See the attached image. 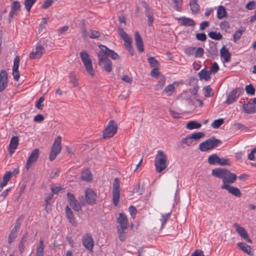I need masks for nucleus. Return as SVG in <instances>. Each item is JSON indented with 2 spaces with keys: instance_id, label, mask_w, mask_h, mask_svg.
I'll use <instances>...</instances> for the list:
<instances>
[{
  "instance_id": "obj_1",
  "label": "nucleus",
  "mask_w": 256,
  "mask_h": 256,
  "mask_svg": "<svg viewBox=\"0 0 256 256\" xmlns=\"http://www.w3.org/2000/svg\"><path fill=\"white\" fill-rule=\"evenodd\" d=\"M212 174L218 178H222L223 184H233L236 179V176L226 168H216L212 170Z\"/></svg>"
},
{
  "instance_id": "obj_2",
  "label": "nucleus",
  "mask_w": 256,
  "mask_h": 256,
  "mask_svg": "<svg viewBox=\"0 0 256 256\" xmlns=\"http://www.w3.org/2000/svg\"><path fill=\"white\" fill-rule=\"evenodd\" d=\"M167 156L163 151L158 150L154 160L156 170L158 172H161L168 166Z\"/></svg>"
},
{
  "instance_id": "obj_3",
  "label": "nucleus",
  "mask_w": 256,
  "mask_h": 256,
  "mask_svg": "<svg viewBox=\"0 0 256 256\" xmlns=\"http://www.w3.org/2000/svg\"><path fill=\"white\" fill-rule=\"evenodd\" d=\"M221 144L222 141L220 140L212 137L200 144L199 149L202 152H206L216 148Z\"/></svg>"
},
{
  "instance_id": "obj_4",
  "label": "nucleus",
  "mask_w": 256,
  "mask_h": 256,
  "mask_svg": "<svg viewBox=\"0 0 256 256\" xmlns=\"http://www.w3.org/2000/svg\"><path fill=\"white\" fill-rule=\"evenodd\" d=\"M118 32L121 38L124 42V46L128 49L131 56H133L134 51L132 46V38L125 32L124 29L119 27L118 30Z\"/></svg>"
},
{
  "instance_id": "obj_5",
  "label": "nucleus",
  "mask_w": 256,
  "mask_h": 256,
  "mask_svg": "<svg viewBox=\"0 0 256 256\" xmlns=\"http://www.w3.org/2000/svg\"><path fill=\"white\" fill-rule=\"evenodd\" d=\"M80 55L86 68V72L89 74L93 76L94 74V72L93 69L92 60L89 54L86 51L83 50L80 52Z\"/></svg>"
},
{
  "instance_id": "obj_6",
  "label": "nucleus",
  "mask_w": 256,
  "mask_h": 256,
  "mask_svg": "<svg viewBox=\"0 0 256 256\" xmlns=\"http://www.w3.org/2000/svg\"><path fill=\"white\" fill-rule=\"evenodd\" d=\"M61 142L62 140L60 136H58L54 140L49 156V159L50 161L54 160L56 156L60 152L62 149Z\"/></svg>"
},
{
  "instance_id": "obj_7",
  "label": "nucleus",
  "mask_w": 256,
  "mask_h": 256,
  "mask_svg": "<svg viewBox=\"0 0 256 256\" xmlns=\"http://www.w3.org/2000/svg\"><path fill=\"white\" fill-rule=\"evenodd\" d=\"M98 64L102 68L108 72L112 70V61L106 56L102 55L101 53H98Z\"/></svg>"
},
{
  "instance_id": "obj_8",
  "label": "nucleus",
  "mask_w": 256,
  "mask_h": 256,
  "mask_svg": "<svg viewBox=\"0 0 256 256\" xmlns=\"http://www.w3.org/2000/svg\"><path fill=\"white\" fill-rule=\"evenodd\" d=\"M117 130V124L113 120H110L103 131V138H111L116 134Z\"/></svg>"
},
{
  "instance_id": "obj_9",
  "label": "nucleus",
  "mask_w": 256,
  "mask_h": 256,
  "mask_svg": "<svg viewBox=\"0 0 256 256\" xmlns=\"http://www.w3.org/2000/svg\"><path fill=\"white\" fill-rule=\"evenodd\" d=\"M120 196V181L117 178L114 179L112 184V200L114 204L117 206Z\"/></svg>"
},
{
  "instance_id": "obj_10",
  "label": "nucleus",
  "mask_w": 256,
  "mask_h": 256,
  "mask_svg": "<svg viewBox=\"0 0 256 256\" xmlns=\"http://www.w3.org/2000/svg\"><path fill=\"white\" fill-rule=\"evenodd\" d=\"M98 47L100 50L98 53H101L102 55L106 56L108 58L109 56L114 60H120V56L119 55L113 50H110L102 44L99 45Z\"/></svg>"
},
{
  "instance_id": "obj_11",
  "label": "nucleus",
  "mask_w": 256,
  "mask_h": 256,
  "mask_svg": "<svg viewBox=\"0 0 256 256\" xmlns=\"http://www.w3.org/2000/svg\"><path fill=\"white\" fill-rule=\"evenodd\" d=\"M45 48L43 46L38 44L30 54V59L40 58L45 52Z\"/></svg>"
},
{
  "instance_id": "obj_12",
  "label": "nucleus",
  "mask_w": 256,
  "mask_h": 256,
  "mask_svg": "<svg viewBox=\"0 0 256 256\" xmlns=\"http://www.w3.org/2000/svg\"><path fill=\"white\" fill-rule=\"evenodd\" d=\"M40 151L38 148H35L28 157L26 166V170H29L31 166L36 161L39 156Z\"/></svg>"
},
{
  "instance_id": "obj_13",
  "label": "nucleus",
  "mask_w": 256,
  "mask_h": 256,
  "mask_svg": "<svg viewBox=\"0 0 256 256\" xmlns=\"http://www.w3.org/2000/svg\"><path fill=\"white\" fill-rule=\"evenodd\" d=\"M40 151L38 148H35L28 157L26 166V170H29L31 166L36 161L39 156Z\"/></svg>"
},
{
  "instance_id": "obj_14",
  "label": "nucleus",
  "mask_w": 256,
  "mask_h": 256,
  "mask_svg": "<svg viewBox=\"0 0 256 256\" xmlns=\"http://www.w3.org/2000/svg\"><path fill=\"white\" fill-rule=\"evenodd\" d=\"M234 226L238 234L242 238H243L245 240H246L247 242L252 244V240L250 238L249 236L248 235V234L245 228L240 226L237 223H234Z\"/></svg>"
},
{
  "instance_id": "obj_15",
  "label": "nucleus",
  "mask_w": 256,
  "mask_h": 256,
  "mask_svg": "<svg viewBox=\"0 0 256 256\" xmlns=\"http://www.w3.org/2000/svg\"><path fill=\"white\" fill-rule=\"evenodd\" d=\"M220 188L222 190H227L230 194L236 197L240 198L242 196V193L238 188L230 186L228 184H222Z\"/></svg>"
},
{
  "instance_id": "obj_16",
  "label": "nucleus",
  "mask_w": 256,
  "mask_h": 256,
  "mask_svg": "<svg viewBox=\"0 0 256 256\" xmlns=\"http://www.w3.org/2000/svg\"><path fill=\"white\" fill-rule=\"evenodd\" d=\"M84 246L88 250H92L94 246V242L92 236L88 234L84 235L82 238Z\"/></svg>"
},
{
  "instance_id": "obj_17",
  "label": "nucleus",
  "mask_w": 256,
  "mask_h": 256,
  "mask_svg": "<svg viewBox=\"0 0 256 256\" xmlns=\"http://www.w3.org/2000/svg\"><path fill=\"white\" fill-rule=\"evenodd\" d=\"M119 226L118 228L128 229V220L126 216L123 213H120L117 219Z\"/></svg>"
},
{
  "instance_id": "obj_18",
  "label": "nucleus",
  "mask_w": 256,
  "mask_h": 256,
  "mask_svg": "<svg viewBox=\"0 0 256 256\" xmlns=\"http://www.w3.org/2000/svg\"><path fill=\"white\" fill-rule=\"evenodd\" d=\"M96 194L90 188L86 190V200L89 204H94L96 202Z\"/></svg>"
},
{
  "instance_id": "obj_19",
  "label": "nucleus",
  "mask_w": 256,
  "mask_h": 256,
  "mask_svg": "<svg viewBox=\"0 0 256 256\" xmlns=\"http://www.w3.org/2000/svg\"><path fill=\"white\" fill-rule=\"evenodd\" d=\"M206 54L209 57L213 58L218 54V49L216 44L214 42H210L208 48H206Z\"/></svg>"
},
{
  "instance_id": "obj_20",
  "label": "nucleus",
  "mask_w": 256,
  "mask_h": 256,
  "mask_svg": "<svg viewBox=\"0 0 256 256\" xmlns=\"http://www.w3.org/2000/svg\"><path fill=\"white\" fill-rule=\"evenodd\" d=\"M8 84V74L5 70H2L0 72V92H2Z\"/></svg>"
},
{
  "instance_id": "obj_21",
  "label": "nucleus",
  "mask_w": 256,
  "mask_h": 256,
  "mask_svg": "<svg viewBox=\"0 0 256 256\" xmlns=\"http://www.w3.org/2000/svg\"><path fill=\"white\" fill-rule=\"evenodd\" d=\"M20 10V4L18 1H14L11 6L10 12L9 14L10 21L16 16L18 12Z\"/></svg>"
},
{
  "instance_id": "obj_22",
  "label": "nucleus",
  "mask_w": 256,
  "mask_h": 256,
  "mask_svg": "<svg viewBox=\"0 0 256 256\" xmlns=\"http://www.w3.org/2000/svg\"><path fill=\"white\" fill-rule=\"evenodd\" d=\"M18 145V138L17 136L12 138L9 145L8 152L10 155L13 154Z\"/></svg>"
},
{
  "instance_id": "obj_23",
  "label": "nucleus",
  "mask_w": 256,
  "mask_h": 256,
  "mask_svg": "<svg viewBox=\"0 0 256 256\" xmlns=\"http://www.w3.org/2000/svg\"><path fill=\"white\" fill-rule=\"evenodd\" d=\"M134 40L138 50L140 52H143L144 51V44L141 36L138 32H136L134 34Z\"/></svg>"
},
{
  "instance_id": "obj_24",
  "label": "nucleus",
  "mask_w": 256,
  "mask_h": 256,
  "mask_svg": "<svg viewBox=\"0 0 256 256\" xmlns=\"http://www.w3.org/2000/svg\"><path fill=\"white\" fill-rule=\"evenodd\" d=\"M242 108L244 112L246 114H252L256 112V106L253 102H248L246 104H244Z\"/></svg>"
},
{
  "instance_id": "obj_25",
  "label": "nucleus",
  "mask_w": 256,
  "mask_h": 256,
  "mask_svg": "<svg viewBox=\"0 0 256 256\" xmlns=\"http://www.w3.org/2000/svg\"><path fill=\"white\" fill-rule=\"evenodd\" d=\"M220 55L221 58H223L225 62H230L231 54L228 50L226 48L225 46H223L222 48L220 50Z\"/></svg>"
},
{
  "instance_id": "obj_26",
  "label": "nucleus",
  "mask_w": 256,
  "mask_h": 256,
  "mask_svg": "<svg viewBox=\"0 0 256 256\" xmlns=\"http://www.w3.org/2000/svg\"><path fill=\"white\" fill-rule=\"evenodd\" d=\"M238 97L236 90H234L228 94L225 102L228 104H231L236 101Z\"/></svg>"
},
{
  "instance_id": "obj_27",
  "label": "nucleus",
  "mask_w": 256,
  "mask_h": 256,
  "mask_svg": "<svg viewBox=\"0 0 256 256\" xmlns=\"http://www.w3.org/2000/svg\"><path fill=\"white\" fill-rule=\"evenodd\" d=\"M66 215L68 220V222L76 226V222L75 220L74 216L73 214L72 210L68 206H67L66 208Z\"/></svg>"
},
{
  "instance_id": "obj_28",
  "label": "nucleus",
  "mask_w": 256,
  "mask_h": 256,
  "mask_svg": "<svg viewBox=\"0 0 256 256\" xmlns=\"http://www.w3.org/2000/svg\"><path fill=\"white\" fill-rule=\"evenodd\" d=\"M80 178L84 181L91 182L92 180V174L88 169L84 170L82 172Z\"/></svg>"
},
{
  "instance_id": "obj_29",
  "label": "nucleus",
  "mask_w": 256,
  "mask_h": 256,
  "mask_svg": "<svg viewBox=\"0 0 256 256\" xmlns=\"http://www.w3.org/2000/svg\"><path fill=\"white\" fill-rule=\"evenodd\" d=\"M178 20L181 24L184 26H194L195 25V22L193 20L185 16L180 18Z\"/></svg>"
},
{
  "instance_id": "obj_30",
  "label": "nucleus",
  "mask_w": 256,
  "mask_h": 256,
  "mask_svg": "<svg viewBox=\"0 0 256 256\" xmlns=\"http://www.w3.org/2000/svg\"><path fill=\"white\" fill-rule=\"evenodd\" d=\"M237 245L240 250H242L244 252L248 255H249V256L253 255V254L252 253V252L251 251V247L250 246H248V245L242 242H238L237 244Z\"/></svg>"
},
{
  "instance_id": "obj_31",
  "label": "nucleus",
  "mask_w": 256,
  "mask_h": 256,
  "mask_svg": "<svg viewBox=\"0 0 256 256\" xmlns=\"http://www.w3.org/2000/svg\"><path fill=\"white\" fill-rule=\"evenodd\" d=\"M198 0H190V6L192 14H196L198 13L200 10V6L198 4Z\"/></svg>"
},
{
  "instance_id": "obj_32",
  "label": "nucleus",
  "mask_w": 256,
  "mask_h": 256,
  "mask_svg": "<svg viewBox=\"0 0 256 256\" xmlns=\"http://www.w3.org/2000/svg\"><path fill=\"white\" fill-rule=\"evenodd\" d=\"M212 74L209 70H206L204 69L202 70L198 73V76L201 80H208L210 78V74Z\"/></svg>"
},
{
  "instance_id": "obj_33",
  "label": "nucleus",
  "mask_w": 256,
  "mask_h": 256,
  "mask_svg": "<svg viewBox=\"0 0 256 256\" xmlns=\"http://www.w3.org/2000/svg\"><path fill=\"white\" fill-rule=\"evenodd\" d=\"M202 126L200 123L197 122L196 121L192 120L188 122L186 124V128L188 130L198 129Z\"/></svg>"
},
{
  "instance_id": "obj_34",
  "label": "nucleus",
  "mask_w": 256,
  "mask_h": 256,
  "mask_svg": "<svg viewBox=\"0 0 256 256\" xmlns=\"http://www.w3.org/2000/svg\"><path fill=\"white\" fill-rule=\"evenodd\" d=\"M226 11L225 8L220 6H218L217 10V17L218 19H222L226 16Z\"/></svg>"
},
{
  "instance_id": "obj_35",
  "label": "nucleus",
  "mask_w": 256,
  "mask_h": 256,
  "mask_svg": "<svg viewBox=\"0 0 256 256\" xmlns=\"http://www.w3.org/2000/svg\"><path fill=\"white\" fill-rule=\"evenodd\" d=\"M44 248V242L42 240H40V242L39 246L36 248V256H43Z\"/></svg>"
},
{
  "instance_id": "obj_36",
  "label": "nucleus",
  "mask_w": 256,
  "mask_h": 256,
  "mask_svg": "<svg viewBox=\"0 0 256 256\" xmlns=\"http://www.w3.org/2000/svg\"><path fill=\"white\" fill-rule=\"evenodd\" d=\"M208 36L212 39L214 40H220L222 38V34L219 32H210L208 33Z\"/></svg>"
},
{
  "instance_id": "obj_37",
  "label": "nucleus",
  "mask_w": 256,
  "mask_h": 256,
  "mask_svg": "<svg viewBox=\"0 0 256 256\" xmlns=\"http://www.w3.org/2000/svg\"><path fill=\"white\" fill-rule=\"evenodd\" d=\"M219 160L220 158L216 154H213L208 158V162L210 164H218Z\"/></svg>"
},
{
  "instance_id": "obj_38",
  "label": "nucleus",
  "mask_w": 256,
  "mask_h": 256,
  "mask_svg": "<svg viewBox=\"0 0 256 256\" xmlns=\"http://www.w3.org/2000/svg\"><path fill=\"white\" fill-rule=\"evenodd\" d=\"M204 136L205 134L203 132H194L190 134L192 139L194 140H198L201 138L204 137Z\"/></svg>"
},
{
  "instance_id": "obj_39",
  "label": "nucleus",
  "mask_w": 256,
  "mask_h": 256,
  "mask_svg": "<svg viewBox=\"0 0 256 256\" xmlns=\"http://www.w3.org/2000/svg\"><path fill=\"white\" fill-rule=\"evenodd\" d=\"M244 31V28H240L238 30L235 32L233 35L234 40V42H237L241 37L243 32Z\"/></svg>"
},
{
  "instance_id": "obj_40",
  "label": "nucleus",
  "mask_w": 256,
  "mask_h": 256,
  "mask_svg": "<svg viewBox=\"0 0 256 256\" xmlns=\"http://www.w3.org/2000/svg\"><path fill=\"white\" fill-rule=\"evenodd\" d=\"M158 82V84L156 86V88L157 90L162 88L165 84L166 78L163 76H160Z\"/></svg>"
},
{
  "instance_id": "obj_41",
  "label": "nucleus",
  "mask_w": 256,
  "mask_h": 256,
  "mask_svg": "<svg viewBox=\"0 0 256 256\" xmlns=\"http://www.w3.org/2000/svg\"><path fill=\"white\" fill-rule=\"evenodd\" d=\"M192 143V139L190 135L186 136L185 138H183L180 142L182 146L186 145V146H190Z\"/></svg>"
},
{
  "instance_id": "obj_42",
  "label": "nucleus",
  "mask_w": 256,
  "mask_h": 256,
  "mask_svg": "<svg viewBox=\"0 0 256 256\" xmlns=\"http://www.w3.org/2000/svg\"><path fill=\"white\" fill-rule=\"evenodd\" d=\"M174 84H170L166 87L163 92L166 93L168 96H170L174 92Z\"/></svg>"
},
{
  "instance_id": "obj_43",
  "label": "nucleus",
  "mask_w": 256,
  "mask_h": 256,
  "mask_svg": "<svg viewBox=\"0 0 256 256\" xmlns=\"http://www.w3.org/2000/svg\"><path fill=\"white\" fill-rule=\"evenodd\" d=\"M126 229L118 228V236L121 242H124L126 239V232L125 231Z\"/></svg>"
},
{
  "instance_id": "obj_44",
  "label": "nucleus",
  "mask_w": 256,
  "mask_h": 256,
  "mask_svg": "<svg viewBox=\"0 0 256 256\" xmlns=\"http://www.w3.org/2000/svg\"><path fill=\"white\" fill-rule=\"evenodd\" d=\"M224 122L223 118L216 120L212 124V126L214 128H219Z\"/></svg>"
},
{
  "instance_id": "obj_45",
  "label": "nucleus",
  "mask_w": 256,
  "mask_h": 256,
  "mask_svg": "<svg viewBox=\"0 0 256 256\" xmlns=\"http://www.w3.org/2000/svg\"><path fill=\"white\" fill-rule=\"evenodd\" d=\"M245 90L246 94L248 95L254 96L255 94V88L251 84L246 85Z\"/></svg>"
},
{
  "instance_id": "obj_46",
  "label": "nucleus",
  "mask_w": 256,
  "mask_h": 256,
  "mask_svg": "<svg viewBox=\"0 0 256 256\" xmlns=\"http://www.w3.org/2000/svg\"><path fill=\"white\" fill-rule=\"evenodd\" d=\"M88 36L91 38H96L100 37L101 36V34L98 31L90 30Z\"/></svg>"
},
{
  "instance_id": "obj_47",
  "label": "nucleus",
  "mask_w": 256,
  "mask_h": 256,
  "mask_svg": "<svg viewBox=\"0 0 256 256\" xmlns=\"http://www.w3.org/2000/svg\"><path fill=\"white\" fill-rule=\"evenodd\" d=\"M148 61L151 67L156 68H158L159 66V63L158 61L156 60L154 57H149L148 58Z\"/></svg>"
},
{
  "instance_id": "obj_48",
  "label": "nucleus",
  "mask_w": 256,
  "mask_h": 256,
  "mask_svg": "<svg viewBox=\"0 0 256 256\" xmlns=\"http://www.w3.org/2000/svg\"><path fill=\"white\" fill-rule=\"evenodd\" d=\"M36 0H25L24 2L25 8L27 12H29L32 5L34 4Z\"/></svg>"
},
{
  "instance_id": "obj_49",
  "label": "nucleus",
  "mask_w": 256,
  "mask_h": 256,
  "mask_svg": "<svg viewBox=\"0 0 256 256\" xmlns=\"http://www.w3.org/2000/svg\"><path fill=\"white\" fill-rule=\"evenodd\" d=\"M204 96L208 98L213 96L212 90L210 86H208L204 88Z\"/></svg>"
},
{
  "instance_id": "obj_50",
  "label": "nucleus",
  "mask_w": 256,
  "mask_h": 256,
  "mask_svg": "<svg viewBox=\"0 0 256 256\" xmlns=\"http://www.w3.org/2000/svg\"><path fill=\"white\" fill-rule=\"evenodd\" d=\"M70 82L73 84L74 86H78V80L76 76V75L73 72L70 74Z\"/></svg>"
},
{
  "instance_id": "obj_51",
  "label": "nucleus",
  "mask_w": 256,
  "mask_h": 256,
  "mask_svg": "<svg viewBox=\"0 0 256 256\" xmlns=\"http://www.w3.org/2000/svg\"><path fill=\"white\" fill-rule=\"evenodd\" d=\"M69 204L75 211L79 212L81 210V206L77 200L70 204Z\"/></svg>"
},
{
  "instance_id": "obj_52",
  "label": "nucleus",
  "mask_w": 256,
  "mask_h": 256,
  "mask_svg": "<svg viewBox=\"0 0 256 256\" xmlns=\"http://www.w3.org/2000/svg\"><path fill=\"white\" fill-rule=\"evenodd\" d=\"M20 59L19 56H16L14 62V66L12 68V72H16L18 70L19 63Z\"/></svg>"
},
{
  "instance_id": "obj_53",
  "label": "nucleus",
  "mask_w": 256,
  "mask_h": 256,
  "mask_svg": "<svg viewBox=\"0 0 256 256\" xmlns=\"http://www.w3.org/2000/svg\"><path fill=\"white\" fill-rule=\"evenodd\" d=\"M204 53V50L203 48H196L195 52H194V56L196 58H200L202 57Z\"/></svg>"
},
{
  "instance_id": "obj_54",
  "label": "nucleus",
  "mask_w": 256,
  "mask_h": 256,
  "mask_svg": "<svg viewBox=\"0 0 256 256\" xmlns=\"http://www.w3.org/2000/svg\"><path fill=\"white\" fill-rule=\"evenodd\" d=\"M196 37L197 40L202 42H204L206 40V36L204 33L196 34Z\"/></svg>"
},
{
  "instance_id": "obj_55",
  "label": "nucleus",
  "mask_w": 256,
  "mask_h": 256,
  "mask_svg": "<svg viewBox=\"0 0 256 256\" xmlns=\"http://www.w3.org/2000/svg\"><path fill=\"white\" fill-rule=\"evenodd\" d=\"M218 164L220 166L230 165L229 160L224 158H220V160L218 161Z\"/></svg>"
},
{
  "instance_id": "obj_56",
  "label": "nucleus",
  "mask_w": 256,
  "mask_h": 256,
  "mask_svg": "<svg viewBox=\"0 0 256 256\" xmlns=\"http://www.w3.org/2000/svg\"><path fill=\"white\" fill-rule=\"evenodd\" d=\"M219 70V66L218 64L214 62L212 66H211L210 70H209L211 74H215Z\"/></svg>"
},
{
  "instance_id": "obj_57",
  "label": "nucleus",
  "mask_w": 256,
  "mask_h": 256,
  "mask_svg": "<svg viewBox=\"0 0 256 256\" xmlns=\"http://www.w3.org/2000/svg\"><path fill=\"white\" fill-rule=\"evenodd\" d=\"M144 6L145 8L144 12H145L146 16H148V15L154 14L152 8H150L146 3H144Z\"/></svg>"
},
{
  "instance_id": "obj_58",
  "label": "nucleus",
  "mask_w": 256,
  "mask_h": 256,
  "mask_svg": "<svg viewBox=\"0 0 256 256\" xmlns=\"http://www.w3.org/2000/svg\"><path fill=\"white\" fill-rule=\"evenodd\" d=\"M246 8L249 10L254 9L256 8V2L254 0L246 4Z\"/></svg>"
},
{
  "instance_id": "obj_59",
  "label": "nucleus",
  "mask_w": 256,
  "mask_h": 256,
  "mask_svg": "<svg viewBox=\"0 0 256 256\" xmlns=\"http://www.w3.org/2000/svg\"><path fill=\"white\" fill-rule=\"evenodd\" d=\"M170 213H168L166 214H163L162 216V219L160 220L162 222V226L167 221L168 218H170Z\"/></svg>"
},
{
  "instance_id": "obj_60",
  "label": "nucleus",
  "mask_w": 256,
  "mask_h": 256,
  "mask_svg": "<svg viewBox=\"0 0 256 256\" xmlns=\"http://www.w3.org/2000/svg\"><path fill=\"white\" fill-rule=\"evenodd\" d=\"M173 2L175 4L174 9L178 11L180 10L182 0H172Z\"/></svg>"
},
{
  "instance_id": "obj_61",
  "label": "nucleus",
  "mask_w": 256,
  "mask_h": 256,
  "mask_svg": "<svg viewBox=\"0 0 256 256\" xmlns=\"http://www.w3.org/2000/svg\"><path fill=\"white\" fill-rule=\"evenodd\" d=\"M54 0H45L43 4L42 5V8L44 9H46L50 6L52 4Z\"/></svg>"
},
{
  "instance_id": "obj_62",
  "label": "nucleus",
  "mask_w": 256,
  "mask_h": 256,
  "mask_svg": "<svg viewBox=\"0 0 256 256\" xmlns=\"http://www.w3.org/2000/svg\"><path fill=\"white\" fill-rule=\"evenodd\" d=\"M128 210L132 218H134L137 212L136 208L134 206H130Z\"/></svg>"
},
{
  "instance_id": "obj_63",
  "label": "nucleus",
  "mask_w": 256,
  "mask_h": 256,
  "mask_svg": "<svg viewBox=\"0 0 256 256\" xmlns=\"http://www.w3.org/2000/svg\"><path fill=\"white\" fill-rule=\"evenodd\" d=\"M67 197H68V201L69 204L76 200L74 198V195L70 192H68L67 194Z\"/></svg>"
},
{
  "instance_id": "obj_64",
  "label": "nucleus",
  "mask_w": 256,
  "mask_h": 256,
  "mask_svg": "<svg viewBox=\"0 0 256 256\" xmlns=\"http://www.w3.org/2000/svg\"><path fill=\"white\" fill-rule=\"evenodd\" d=\"M12 175V172H7L3 176V179L6 180L8 182L10 180Z\"/></svg>"
}]
</instances>
